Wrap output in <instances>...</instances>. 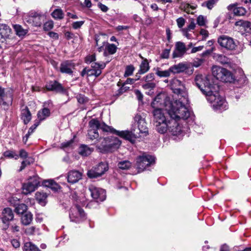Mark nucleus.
Wrapping results in <instances>:
<instances>
[{"label":"nucleus","instance_id":"nucleus-1","mask_svg":"<svg viewBox=\"0 0 251 251\" xmlns=\"http://www.w3.org/2000/svg\"><path fill=\"white\" fill-rule=\"evenodd\" d=\"M134 125L130 131L126 130V140L134 145L139 139L149 134L148 128L145 118L140 114H137L134 117Z\"/></svg>","mask_w":251,"mask_h":251},{"label":"nucleus","instance_id":"nucleus-2","mask_svg":"<svg viewBox=\"0 0 251 251\" xmlns=\"http://www.w3.org/2000/svg\"><path fill=\"white\" fill-rule=\"evenodd\" d=\"M195 82L196 86L206 96V99L209 97L210 95H212L219 90V86L213 83L210 76L197 75L195 78Z\"/></svg>","mask_w":251,"mask_h":251},{"label":"nucleus","instance_id":"nucleus-3","mask_svg":"<svg viewBox=\"0 0 251 251\" xmlns=\"http://www.w3.org/2000/svg\"><path fill=\"white\" fill-rule=\"evenodd\" d=\"M100 144L97 148L102 153L112 152L117 150L121 146L122 142L119 139L114 136H108L100 138Z\"/></svg>","mask_w":251,"mask_h":251},{"label":"nucleus","instance_id":"nucleus-4","mask_svg":"<svg viewBox=\"0 0 251 251\" xmlns=\"http://www.w3.org/2000/svg\"><path fill=\"white\" fill-rule=\"evenodd\" d=\"M184 102L179 99L172 105L168 112L172 119L186 120L190 117V112L185 106Z\"/></svg>","mask_w":251,"mask_h":251},{"label":"nucleus","instance_id":"nucleus-5","mask_svg":"<svg viewBox=\"0 0 251 251\" xmlns=\"http://www.w3.org/2000/svg\"><path fill=\"white\" fill-rule=\"evenodd\" d=\"M212 75L217 80L225 82H234L235 79L233 74L227 69L218 66H213Z\"/></svg>","mask_w":251,"mask_h":251},{"label":"nucleus","instance_id":"nucleus-6","mask_svg":"<svg viewBox=\"0 0 251 251\" xmlns=\"http://www.w3.org/2000/svg\"><path fill=\"white\" fill-rule=\"evenodd\" d=\"M207 100L212 104L213 108L216 110L222 111L227 108V103L224 98L220 96L219 91L210 95Z\"/></svg>","mask_w":251,"mask_h":251},{"label":"nucleus","instance_id":"nucleus-7","mask_svg":"<svg viewBox=\"0 0 251 251\" xmlns=\"http://www.w3.org/2000/svg\"><path fill=\"white\" fill-rule=\"evenodd\" d=\"M108 164L105 162H101L93 166L87 172L88 178L93 179L101 176L108 170Z\"/></svg>","mask_w":251,"mask_h":251},{"label":"nucleus","instance_id":"nucleus-8","mask_svg":"<svg viewBox=\"0 0 251 251\" xmlns=\"http://www.w3.org/2000/svg\"><path fill=\"white\" fill-rule=\"evenodd\" d=\"M69 218L71 222L79 223L85 219L86 214L80 206L75 204L70 209Z\"/></svg>","mask_w":251,"mask_h":251},{"label":"nucleus","instance_id":"nucleus-9","mask_svg":"<svg viewBox=\"0 0 251 251\" xmlns=\"http://www.w3.org/2000/svg\"><path fill=\"white\" fill-rule=\"evenodd\" d=\"M155 162V157L153 156L143 154L137 158L136 165L137 166L138 172L144 171L147 167H149Z\"/></svg>","mask_w":251,"mask_h":251},{"label":"nucleus","instance_id":"nucleus-10","mask_svg":"<svg viewBox=\"0 0 251 251\" xmlns=\"http://www.w3.org/2000/svg\"><path fill=\"white\" fill-rule=\"evenodd\" d=\"M89 129L88 130V138L93 141L95 139L100 142L99 134L98 132L100 122L97 119H92L89 122Z\"/></svg>","mask_w":251,"mask_h":251},{"label":"nucleus","instance_id":"nucleus-11","mask_svg":"<svg viewBox=\"0 0 251 251\" xmlns=\"http://www.w3.org/2000/svg\"><path fill=\"white\" fill-rule=\"evenodd\" d=\"M170 84L173 92L182 97L183 100L187 102V95L184 91V86L183 83L176 78H174L171 80Z\"/></svg>","mask_w":251,"mask_h":251},{"label":"nucleus","instance_id":"nucleus-12","mask_svg":"<svg viewBox=\"0 0 251 251\" xmlns=\"http://www.w3.org/2000/svg\"><path fill=\"white\" fill-rule=\"evenodd\" d=\"M14 217L13 212L10 208L6 207L2 210L0 219L3 224V229L6 230L8 228L10 222L14 220Z\"/></svg>","mask_w":251,"mask_h":251},{"label":"nucleus","instance_id":"nucleus-13","mask_svg":"<svg viewBox=\"0 0 251 251\" xmlns=\"http://www.w3.org/2000/svg\"><path fill=\"white\" fill-rule=\"evenodd\" d=\"M40 184L39 178L36 176L30 177L28 182L23 185V193L28 195L34 192Z\"/></svg>","mask_w":251,"mask_h":251},{"label":"nucleus","instance_id":"nucleus-14","mask_svg":"<svg viewBox=\"0 0 251 251\" xmlns=\"http://www.w3.org/2000/svg\"><path fill=\"white\" fill-rule=\"evenodd\" d=\"M89 190L91 197L97 202H101L105 200L106 192L104 189L91 185L89 187Z\"/></svg>","mask_w":251,"mask_h":251},{"label":"nucleus","instance_id":"nucleus-15","mask_svg":"<svg viewBox=\"0 0 251 251\" xmlns=\"http://www.w3.org/2000/svg\"><path fill=\"white\" fill-rule=\"evenodd\" d=\"M45 87L48 91L54 92L57 93H64L66 92V90L62 85L55 80L47 81Z\"/></svg>","mask_w":251,"mask_h":251},{"label":"nucleus","instance_id":"nucleus-16","mask_svg":"<svg viewBox=\"0 0 251 251\" xmlns=\"http://www.w3.org/2000/svg\"><path fill=\"white\" fill-rule=\"evenodd\" d=\"M99 128L101 129L103 132H110L112 134L118 135L121 138L126 139V131L117 130L113 127L106 125L104 122L102 123H100Z\"/></svg>","mask_w":251,"mask_h":251},{"label":"nucleus","instance_id":"nucleus-17","mask_svg":"<svg viewBox=\"0 0 251 251\" xmlns=\"http://www.w3.org/2000/svg\"><path fill=\"white\" fill-rule=\"evenodd\" d=\"M192 65L186 62L179 63L170 67V70L173 74H179L187 71L191 69Z\"/></svg>","mask_w":251,"mask_h":251},{"label":"nucleus","instance_id":"nucleus-18","mask_svg":"<svg viewBox=\"0 0 251 251\" xmlns=\"http://www.w3.org/2000/svg\"><path fill=\"white\" fill-rule=\"evenodd\" d=\"M75 63L71 60H67L62 62L60 64V71L63 74L72 75L73 70L75 69Z\"/></svg>","mask_w":251,"mask_h":251},{"label":"nucleus","instance_id":"nucleus-19","mask_svg":"<svg viewBox=\"0 0 251 251\" xmlns=\"http://www.w3.org/2000/svg\"><path fill=\"white\" fill-rule=\"evenodd\" d=\"M218 42L221 47L237 46L233 38L225 35L220 36L218 38Z\"/></svg>","mask_w":251,"mask_h":251},{"label":"nucleus","instance_id":"nucleus-20","mask_svg":"<svg viewBox=\"0 0 251 251\" xmlns=\"http://www.w3.org/2000/svg\"><path fill=\"white\" fill-rule=\"evenodd\" d=\"M169 124L170 125L169 131L173 135L177 136L182 133L181 127L177 123L176 120L172 119L171 120L169 121Z\"/></svg>","mask_w":251,"mask_h":251},{"label":"nucleus","instance_id":"nucleus-21","mask_svg":"<svg viewBox=\"0 0 251 251\" xmlns=\"http://www.w3.org/2000/svg\"><path fill=\"white\" fill-rule=\"evenodd\" d=\"M166 99L167 96L164 93H159L155 97L151 105L153 108H161L165 105Z\"/></svg>","mask_w":251,"mask_h":251},{"label":"nucleus","instance_id":"nucleus-22","mask_svg":"<svg viewBox=\"0 0 251 251\" xmlns=\"http://www.w3.org/2000/svg\"><path fill=\"white\" fill-rule=\"evenodd\" d=\"M11 33V29L6 24H0V41L4 42L6 39L9 38Z\"/></svg>","mask_w":251,"mask_h":251},{"label":"nucleus","instance_id":"nucleus-23","mask_svg":"<svg viewBox=\"0 0 251 251\" xmlns=\"http://www.w3.org/2000/svg\"><path fill=\"white\" fill-rule=\"evenodd\" d=\"M44 15L37 12L31 13L29 19L32 21L33 25L35 26H40L44 20Z\"/></svg>","mask_w":251,"mask_h":251},{"label":"nucleus","instance_id":"nucleus-24","mask_svg":"<svg viewBox=\"0 0 251 251\" xmlns=\"http://www.w3.org/2000/svg\"><path fill=\"white\" fill-rule=\"evenodd\" d=\"M82 174L78 171L72 170L68 173L67 180L70 183L74 184L81 179Z\"/></svg>","mask_w":251,"mask_h":251},{"label":"nucleus","instance_id":"nucleus-25","mask_svg":"<svg viewBox=\"0 0 251 251\" xmlns=\"http://www.w3.org/2000/svg\"><path fill=\"white\" fill-rule=\"evenodd\" d=\"M153 115L155 123L165 122L166 120L164 114L162 112L161 108H154Z\"/></svg>","mask_w":251,"mask_h":251},{"label":"nucleus","instance_id":"nucleus-26","mask_svg":"<svg viewBox=\"0 0 251 251\" xmlns=\"http://www.w3.org/2000/svg\"><path fill=\"white\" fill-rule=\"evenodd\" d=\"M101 74V71L93 70L89 67L84 68L81 72V75L84 77L85 75L88 76H94L96 77L99 76Z\"/></svg>","mask_w":251,"mask_h":251},{"label":"nucleus","instance_id":"nucleus-27","mask_svg":"<svg viewBox=\"0 0 251 251\" xmlns=\"http://www.w3.org/2000/svg\"><path fill=\"white\" fill-rule=\"evenodd\" d=\"M21 118L25 125L27 124L31 119V114L29 108L25 106L21 110Z\"/></svg>","mask_w":251,"mask_h":251},{"label":"nucleus","instance_id":"nucleus-28","mask_svg":"<svg viewBox=\"0 0 251 251\" xmlns=\"http://www.w3.org/2000/svg\"><path fill=\"white\" fill-rule=\"evenodd\" d=\"M156 130L161 134L165 133L168 130H169L170 125L169 124V121L165 122L155 123Z\"/></svg>","mask_w":251,"mask_h":251},{"label":"nucleus","instance_id":"nucleus-29","mask_svg":"<svg viewBox=\"0 0 251 251\" xmlns=\"http://www.w3.org/2000/svg\"><path fill=\"white\" fill-rule=\"evenodd\" d=\"M21 215V222L23 225L28 226L31 224L33 220V215L30 212L27 211Z\"/></svg>","mask_w":251,"mask_h":251},{"label":"nucleus","instance_id":"nucleus-30","mask_svg":"<svg viewBox=\"0 0 251 251\" xmlns=\"http://www.w3.org/2000/svg\"><path fill=\"white\" fill-rule=\"evenodd\" d=\"M228 9L232 10L236 16H243L246 13V10L243 7H236V4H231L228 6Z\"/></svg>","mask_w":251,"mask_h":251},{"label":"nucleus","instance_id":"nucleus-31","mask_svg":"<svg viewBox=\"0 0 251 251\" xmlns=\"http://www.w3.org/2000/svg\"><path fill=\"white\" fill-rule=\"evenodd\" d=\"M190 48H175L172 54L173 58L182 57Z\"/></svg>","mask_w":251,"mask_h":251},{"label":"nucleus","instance_id":"nucleus-32","mask_svg":"<svg viewBox=\"0 0 251 251\" xmlns=\"http://www.w3.org/2000/svg\"><path fill=\"white\" fill-rule=\"evenodd\" d=\"M93 151V149L86 145H81L78 149V153L82 156H87Z\"/></svg>","mask_w":251,"mask_h":251},{"label":"nucleus","instance_id":"nucleus-33","mask_svg":"<svg viewBox=\"0 0 251 251\" xmlns=\"http://www.w3.org/2000/svg\"><path fill=\"white\" fill-rule=\"evenodd\" d=\"M50 114V110L47 108H43L39 110L37 113V117L39 119L38 121L44 120L47 117H49Z\"/></svg>","mask_w":251,"mask_h":251},{"label":"nucleus","instance_id":"nucleus-34","mask_svg":"<svg viewBox=\"0 0 251 251\" xmlns=\"http://www.w3.org/2000/svg\"><path fill=\"white\" fill-rule=\"evenodd\" d=\"M35 198L38 203L41 205H45L46 203L47 195L43 192H37L35 194Z\"/></svg>","mask_w":251,"mask_h":251},{"label":"nucleus","instance_id":"nucleus-35","mask_svg":"<svg viewBox=\"0 0 251 251\" xmlns=\"http://www.w3.org/2000/svg\"><path fill=\"white\" fill-rule=\"evenodd\" d=\"M150 69V66L148 61L147 59H144L140 65V69L138 71V74L140 75L144 74Z\"/></svg>","mask_w":251,"mask_h":251},{"label":"nucleus","instance_id":"nucleus-36","mask_svg":"<svg viewBox=\"0 0 251 251\" xmlns=\"http://www.w3.org/2000/svg\"><path fill=\"white\" fill-rule=\"evenodd\" d=\"M43 185L47 187L50 188L52 190L56 191L59 189V185L51 179L45 180L43 181Z\"/></svg>","mask_w":251,"mask_h":251},{"label":"nucleus","instance_id":"nucleus-37","mask_svg":"<svg viewBox=\"0 0 251 251\" xmlns=\"http://www.w3.org/2000/svg\"><path fill=\"white\" fill-rule=\"evenodd\" d=\"M155 74L160 77H167L170 76L172 71L170 70V67L166 70L163 71L160 68L154 69Z\"/></svg>","mask_w":251,"mask_h":251},{"label":"nucleus","instance_id":"nucleus-38","mask_svg":"<svg viewBox=\"0 0 251 251\" xmlns=\"http://www.w3.org/2000/svg\"><path fill=\"white\" fill-rule=\"evenodd\" d=\"M127 170L129 171L128 174L130 175H135L139 173L138 172L137 166L135 167L134 164L127 160H126V171Z\"/></svg>","mask_w":251,"mask_h":251},{"label":"nucleus","instance_id":"nucleus-39","mask_svg":"<svg viewBox=\"0 0 251 251\" xmlns=\"http://www.w3.org/2000/svg\"><path fill=\"white\" fill-rule=\"evenodd\" d=\"M236 25L243 27L247 32H251V23L245 21H239L236 23Z\"/></svg>","mask_w":251,"mask_h":251},{"label":"nucleus","instance_id":"nucleus-40","mask_svg":"<svg viewBox=\"0 0 251 251\" xmlns=\"http://www.w3.org/2000/svg\"><path fill=\"white\" fill-rule=\"evenodd\" d=\"M27 206L24 203L17 204L15 209V212L18 215L23 214L26 212Z\"/></svg>","mask_w":251,"mask_h":251},{"label":"nucleus","instance_id":"nucleus-41","mask_svg":"<svg viewBox=\"0 0 251 251\" xmlns=\"http://www.w3.org/2000/svg\"><path fill=\"white\" fill-rule=\"evenodd\" d=\"M13 28L16 34L19 37L24 36L27 33V30L24 29L22 26L19 25H14Z\"/></svg>","mask_w":251,"mask_h":251},{"label":"nucleus","instance_id":"nucleus-42","mask_svg":"<svg viewBox=\"0 0 251 251\" xmlns=\"http://www.w3.org/2000/svg\"><path fill=\"white\" fill-rule=\"evenodd\" d=\"M24 248L25 251H41L36 245L30 242L25 243Z\"/></svg>","mask_w":251,"mask_h":251},{"label":"nucleus","instance_id":"nucleus-43","mask_svg":"<svg viewBox=\"0 0 251 251\" xmlns=\"http://www.w3.org/2000/svg\"><path fill=\"white\" fill-rule=\"evenodd\" d=\"M213 57L216 58L222 64H225L229 62L228 58L223 54L214 53Z\"/></svg>","mask_w":251,"mask_h":251},{"label":"nucleus","instance_id":"nucleus-44","mask_svg":"<svg viewBox=\"0 0 251 251\" xmlns=\"http://www.w3.org/2000/svg\"><path fill=\"white\" fill-rule=\"evenodd\" d=\"M105 66L106 63H105L102 62L100 63L95 62L92 63L91 68L93 70L101 71L102 72V70L105 67Z\"/></svg>","mask_w":251,"mask_h":251},{"label":"nucleus","instance_id":"nucleus-45","mask_svg":"<svg viewBox=\"0 0 251 251\" xmlns=\"http://www.w3.org/2000/svg\"><path fill=\"white\" fill-rule=\"evenodd\" d=\"M51 16L55 19H62L63 18V11L61 9H56L52 13Z\"/></svg>","mask_w":251,"mask_h":251},{"label":"nucleus","instance_id":"nucleus-46","mask_svg":"<svg viewBox=\"0 0 251 251\" xmlns=\"http://www.w3.org/2000/svg\"><path fill=\"white\" fill-rule=\"evenodd\" d=\"M217 1V0H209L203 2L201 6L206 7L208 9L211 10L213 8Z\"/></svg>","mask_w":251,"mask_h":251},{"label":"nucleus","instance_id":"nucleus-47","mask_svg":"<svg viewBox=\"0 0 251 251\" xmlns=\"http://www.w3.org/2000/svg\"><path fill=\"white\" fill-rule=\"evenodd\" d=\"M126 84L125 82H122L119 81L117 85L120 87L118 90V93L116 94V96H120L124 92H126V88L124 87V86Z\"/></svg>","mask_w":251,"mask_h":251},{"label":"nucleus","instance_id":"nucleus-48","mask_svg":"<svg viewBox=\"0 0 251 251\" xmlns=\"http://www.w3.org/2000/svg\"><path fill=\"white\" fill-rule=\"evenodd\" d=\"M5 96V89L0 86V105H6L7 103L4 101Z\"/></svg>","mask_w":251,"mask_h":251},{"label":"nucleus","instance_id":"nucleus-49","mask_svg":"<svg viewBox=\"0 0 251 251\" xmlns=\"http://www.w3.org/2000/svg\"><path fill=\"white\" fill-rule=\"evenodd\" d=\"M76 99L78 103L80 104H85L87 103L89 99L87 97L82 94H79L76 96Z\"/></svg>","mask_w":251,"mask_h":251},{"label":"nucleus","instance_id":"nucleus-50","mask_svg":"<svg viewBox=\"0 0 251 251\" xmlns=\"http://www.w3.org/2000/svg\"><path fill=\"white\" fill-rule=\"evenodd\" d=\"M96 60L95 53L87 55L84 59V62L87 64H90Z\"/></svg>","mask_w":251,"mask_h":251},{"label":"nucleus","instance_id":"nucleus-51","mask_svg":"<svg viewBox=\"0 0 251 251\" xmlns=\"http://www.w3.org/2000/svg\"><path fill=\"white\" fill-rule=\"evenodd\" d=\"M32 158H28L27 159H25L21 163V166L20 169H19V171L21 172L23 170H24L27 165L30 164L31 162H32Z\"/></svg>","mask_w":251,"mask_h":251},{"label":"nucleus","instance_id":"nucleus-52","mask_svg":"<svg viewBox=\"0 0 251 251\" xmlns=\"http://www.w3.org/2000/svg\"><path fill=\"white\" fill-rule=\"evenodd\" d=\"M146 82V83L143 85V88L145 90H151L155 87V84L154 82Z\"/></svg>","mask_w":251,"mask_h":251},{"label":"nucleus","instance_id":"nucleus-53","mask_svg":"<svg viewBox=\"0 0 251 251\" xmlns=\"http://www.w3.org/2000/svg\"><path fill=\"white\" fill-rule=\"evenodd\" d=\"M117 48H105L104 51V55L108 56L110 54H113L116 52Z\"/></svg>","mask_w":251,"mask_h":251},{"label":"nucleus","instance_id":"nucleus-54","mask_svg":"<svg viewBox=\"0 0 251 251\" xmlns=\"http://www.w3.org/2000/svg\"><path fill=\"white\" fill-rule=\"evenodd\" d=\"M53 27V23L52 21L46 22L44 25V29L45 31H49Z\"/></svg>","mask_w":251,"mask_h":251},{"label":"nucleus","instance_id":"nucleus-55","mask_svg":"<svg viewBox=\"0 0 251 251\" xmlns=\"http://www.w3.org/2000/svg\"><path fill=\"white\" fill-rule=\"evenodd\" d=\"M146 82H152V81L154 79V75L153 73H150L147 75L143 78Z\"/></svg>","mask_w":251,"mask_h":251},{"label":"nucleus","instance_id":"nucleus-56","mask_svg":"<svg viewBox=\"0 0 251 251\" xmlns=\"http://www.w3.org/2000/svg\"><path fill=\"white\" fill-rule=\"evenodd\" d=\"M205 19L202 15L198 16L197 19V24L200 26H204L205 25Z\"/></svg>","mask_w":251,"mask_h":251},{"label":"nucleus","instance_id":"nucleus-57","mask_svg":"<svg viewBox=\"0 0 251 251\" xmlns=\"http://www.w3.org/2000/svg\"><path fill=\"white\" fill-rule=\"evenodd\" d=\"M135 70V68L133 65H128L126 66V76L131 75L134 71Z\"/></svg>","mask_w":251,"mask_h":251},{"label":"nucleus","instance_id":"nucleus-58","mask_svg":"<svg viewBox=\"0 0 251 251\" xmlns=\"http://www.w3.org/2000/svg\"><path fill=\"white\" fill-rule=\"evenodd\" d=\"M84 23V21H82L74 22L72 24V27L75 29H78L83 25Z\"/></svg>","mask_w":251,"mask_h":251},{"label":"nucleus","instance_id":"nucleus-59","mask_svg":"<svg viewBox=\"0 0 251 251\" xmlns=\"http://www.w3.org/2000/svg\"><path fill=\"white\" fill-rule=\"evenodd\" d=\"M176 22L179 28L182 27L185 24V20L183 18L180 17L176 20Z\"/></svg>","mask_w":251,"mask_h":251},{"label":"nucleus","instance_id":"nucleus-60","mask_svg":"<svg viewBox=\"0 0 251 251\" xmlns=\"http://www.w3.org/2000/svg\"><path fill=\"white\" fill-rule=\"evenodd\" d=\"M170 50L165 49L163 50V52L161 54V57L162 58H168L169 56Z\"/></svg>","mask_w":251,"mask_h":251},{"label":"nucleus","instance_id":"nucleus-61","mask_svg":"<svg viewBox=\"0 0 251 251\" xmlns=\"http://www.w3.org/2000/svg\"><path fill=\"white\" fill-rule=\"evenodd\" d=\"M118 167L120 170H125L126 169V160H124L122 161H120L118 163Z\"/></svg>","mask_w":251,"mask_h":251},{"label":"nucleus","instance_id":"nucleus-62","mask_svg":"<svg viewBox=\"0 0 251 251\" xmlns=\"http://www.w3.org/2000/svg\"><path fill=\"white\" fill-rule=\"evenodd\" d=\"M11 242L12 246L15 248H18L20 246V242L17 239H13L11 240Z\"/></svg>","mask_w":251,"mask_h":251},{"label":"nucleus","instance_id":"nucleus-63","mask_svg":"<svg viewBox=\"0 0 251 251\" xmlns=\"http://www.w3.org/2000/svg\"><path fill=\"white\" fill-rule=\"evenodd\" d=\"M10 227L12 232H18L20 231V226L16 224H12Z\"/></svg>","mask_w":251,"mask_h":251},{"label":"nucleus","instance_id":"nucleus-64","mask_svg":"<svg viewBox=\"0 0 251 251\" xmlns=\"http://www.w3.org/2000/svg\"><path fill=\"white\" fill-rule=\"evenodd\" d=\"M4 155L9 158H13L14 157V152L12 151H8L4 152Z\"/></svg>","mask_w":251,"mask_h":251}]
</instances>
